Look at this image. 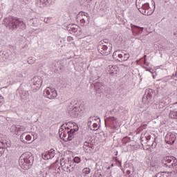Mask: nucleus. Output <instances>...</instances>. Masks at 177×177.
<instances>
[{
	"label": "nucleus",
	"instance_id": "31",
	"mask_svg": "<svg viewBox=\"0 0 177 177\" xmlns=\"http://www.w3.org/2000/svg\"><path fill=\"white\" fill-rule=\"evenodd\" d=\"M20 140L22 141L24 143L26 142L24 139H26V133H23L19 138Z\"/></svg>",
	"mask_w": 177,
	"mask_h": 177
},
{
	"label": "nucleus",
	"instance_id": "24",
	"mask_svg": "<svg viewBox=\"0 0 177 177\" xmlns=\"http://www.w3.org/2000/svg\"><path fill=\"white\" fill-rule=\"evenodd\" d=\"M30 22L32 24V26H33V27L38 26V23H39L38 19L32 18V19H30Z\"/></svg>",
	"mask_w": 177,
	"mask_h": 177
},
{
	"label": "nucleus",
	"instance_id": "30",
	"mask_svg": "<svg viewBox=\"0 0 177 177\" xmlns=\"http://www.w3.org/2000/svg\"><path fill=\"white\" fill-rule=\"evenodd\" d=\"M34 62H35V59L32 57H29L28 58V63H29V64H32V63H34Z\"/></svg>",
	"mask_w": 177,
	"mask_h": 177
},
{
	"label": "nucleus",
	"instance_id": "28",
	"mask_svg": "<svg viewBox=\"0 0 177 177\" xmlns=\"http://www.w3.org/2000/svg\"><path fill=\"white\" fill-rule=\"evenodd\" d=\"M169 116L171 117V118L177 119V111H171Z\"/></svg>",
	"mask_w": 177,
	"mask_h": 177
},
{
	"label": "nucleus",
	"instance_id": "47",
	"mask_svg": "<svg viewBox=\"0 0 177 177\" xmlns=\"http://www.w3.org/2000/svg\"><path fill=\"white\" fill-rule=\"evenodd\" d=\"M145 64H146V62H145Z\"/></svg>",
	"mask_w": 177,
	"mask_h": 177
},
{
	"label": "nucleus",
	"instance_id": "41",
	"mask_svg": "<svg viewBox=\"0 0 177 177\" xmlns=\"http://www.w3.org/2000/svg\"><path fill=\"white\" fill-rule=\"evenodd\" d=\"M40 177H44V174H41V176Z\"/></svg>",
	"mask_w": 177,
	"mask_h": 177
},
{
	"label": "nucleus",
	"instance_id": "17",
	"mask_svg": "<svg viewBox=\"0 0 177 177\" xmlns=\"http://www.w3.org/2000/svg\"><path fill=\"white\" fill-rule=\"evenodd\" d=\"M35 3L38 8H45L49 3V1L48 0H36Z\"/></svg>",
	"mask_w": 177,
	"mask_h": 177
},
{
	"label": "nucleus",
	"instance_id": "15",
	"mask_svg": "<svg viewBox=\"0 0 177 177\" xmlns=\"http://www.w3.org/2000/svg\"><path fill=\"white\" fill-rule=\"evenodd\" d=\"M75 129H71L70 131H67L68 137L67 138H64V142H68L70 140H73V138H74V133H75Z\"/></svg>",
	"mask_w": 177,
	"mask_h": 177
},
{
	"label": "nucleus",
	"instance_id": "11",
	"mask_svg": "<svg viewBox=\"0 0 177 177\" xmlns=\"http://www.w3.org/2000/svg\"><path fill=\"white\" fill-rule=\"evenodd\" d=\"M175 140H176V136L174 133H168L165 138V141L167 145H174Z\"/></svg>",
	"mask_w": 177,
	"mask_h": 177
},
{
	"label": "nucleus",
	"instance_id": "35",
	"mask_svg": "<svg viewBox=\"0 0 177 177\" xmlns=\"http://www.w3.org/2000/svg\"><path fill=\"white\" fill-rule=\"evenodd\" d=\"M3 104V96L0 95V107Z\"/></svg>",
	"mask_w": 177,
	"mask_h": 177
},
{
	"label": "nucleus",
	"instance_id": "5",
	"mask_svg": "<svg viewBox=\"0 0 177 177\" xmlns=\"http://www.w3.org/2000/svg\"><path fill=\"white\" fill-rule=\"evenodd\" d=\"M138 10L142 15L145 16H150L153 15V10L150 8L149 3H145L142 5L140 8H138Z\"/></svg>",
	"mask_w": 177,
	"mask_h": 177
},
{
	"label": "nucleus",
	"instance_id": "3",
	"mask_svg": "<svg viewBox=\"0 0 177 177\" xmlns=\"http://www.w3.org/2000/svg\"><path fill=\"white\" fill-rule=\"evenodd\" d=\"M164 167L174 169V174L177 175V160L174 156H166L163 158Z\"/></svg>",
	"mask_w": 177,
	"mask_h": 177
},
{
	"label": "nucleus",
	"instance_id": "46",
	"mask_svg": "<svg viewBox=\"0 0 177 177\" xmlns=\"http://www.w3.org/2000/svg\"><path fill=\"white\" fill-rule=\"evenodd\" d=\"M174 104H177V102H176V103H175Z\"/></svg>",
	"mask_w": 177,
	"mask_h": 177
},
{
	"label": "nucleus",
	"instance_id": "14",
	"mask_svg": "<svg viewBox=\"0 0 177 177\" xmlns=\"http://www.w3.org/2000/svg\"><path fill=\"white\" fill-rule=\"evenodd\" d=\"M131 28L133 34H140L143 32V28L131 24Z\"/></svg>",
	"mask_w": 177,
	"mask_h": 177
},
{
	"label": "nucleus",
	"instance_id": "43",
	"mask_svg": "<svg viewBox=\"0 0 177 177\" xmlns=\"http://www.w3.org/2000/svg\"><path fill=\"white\" fill-rule=\"evenodd\" d=\"M68 124H70V123L66 124V126L68 125Z\"/></svg>",
	"mask_w": 177,
	"mask_h": 177
},
{
	"label": "nucleus",
	"instance_id": "34",
	"mask_svg": "<svg viewBox=\"0 0 177 177\" xmlns=\"http://www.w3.org/2000/svg\"><path fill=\"white\" fill-rule=\"evenodd\" d=\"M25 140L29 142L30 140H31V136L25 134Z\"/></svg>",
	"mask_w": 177,
	"mask_h": 177
},
{
	"label": "nucleus",
	"instance_id": "13",
	"mask_svg": "<svg viewBox=\"0 0 177 177\" xmlns=\"http://www.w3.org/2000/svg\"><path fill=\"white\" fill-rule=\"evenodd\" d=\"M107 70L111 75H115L118 73V66L116 65H109Z\"/></svg>",
	"mask_w": 177,
	"mask_h": 177
},
{
	"label": "nucleus",
	"instance_id": "25",
	"mask_svg": "<svg viewBox=\"0 0 177 177\" xmlns=\"http://www.w3.org/2000/svg\"><path fill=\"white\" fill-rule=\"evenodd\" d=\"M89 129H91V131H97V123H96V122H94L93 123V125L91 127H89Z\"/></svg>",
	"mask_w": 177,
	"mask_h": 177
},
{
	"label": "nucleus",
	"instance_id": "1",
	"mask_svg": "<svg viewBox=\"0 0 177 177\" xmlns=\"http://www.w3.org/2000/svg\"><path fill=\"white\" fill-rule=\"evenodd\" d=\"M4 26L9 30H15L19 27L21 30H26V24L17 18L10 17L4 19Z\"/></svg>",
	"mask_w": 177,
	"mask_h": 177
},
{
	"label": "nucleus",
	"instance_id": "16",
	"mask_svg": "<svg viewBox=\"0 0 177 177\" xmlns=\"http://www.w3.org/2000/svg\"><path fill=\"white\" fill-rule=\"evenodd\" d=\"M60 165L63 169V171H66L67 172H68V168H70V167H71V165H68V163L67 162V161L64 160V158L60 160Z\"/></svg>",
	"mask_w": 177,
	"mask_h": 177
},
{
	"label": "nucleus",
	"instance_id": "21",
	"mask_svg": "<svg viewBox=\"0 0 177 177\" xmlns=\"http://www.w3.org/2000/svg\"><path fill=\"white\" fill-rule=\"evenodd\" d=\"M171 176H172V171L171 172L166 171V172H164L162 174H158L153 177H171Z\"/></svg>",
	"mask_w": 177,
	"mask_h": 177
},
{
	"label": "nucleus",
	"instance_id": "26",
	"mask_svg": "<svg viewBox=\"0 0 177 177\" xmlns=\"http://www.w3.org/2000/svg\"><path fill=\"white\" fill-rule=\"evenodd\" d=\"M47 153H48L50 158H53V157H55V149H51Z\"/></svg>",
	"mask_w": 177,
	"mask_h": 177
},
{
	"label": "nucleus",
	"instance_id": "29",
	"mask_svg": "<svg viewBox=\"0 0 177 177\" xmlns=\"http://www.w3.org/2000/svg\"><path fill=\"white\" fill-rule=\"evenodd\" d=\"M73 162H75V164H80L81 162V158L76 156L73 160Z\"/></svg>",
	"mask_w": 177,
	"mask_h": 177
},
{
	"label": "nucleus",
	"instance_id": "23",
	"mask_svg": "<svg viewBox=\"0 0 177 177\" xmlns=\"http://www.w3.org/2000/svg\"><path fill=\"white\" fill-rule=\"evenodd\" d=\"M69 31H71V32H77L78 31V26L76 24L69 25L68 26Z\"/></svg>",
	"mask_w": 177,
	"mask_h": 177
},
{
	"label": "nucleus",
	"instance_id": "27",
	"mask_svg": "<svg viewBox=\"0 0 177 177\" xmlns=\"http://www.w3.org/2000/svg\"><path fill=\"white\" fill-rule=\"evenodd\" d=\"M41 157L43 160H50V157L49 156V154L48 153V152H45L42 153Z\"/></svg>",
	"mask_w": 177,
	"mask_h": 177
},
{
	"label": "nucleus",
	"instance_id": "38",
	"mask_svg": "<svg viewBox=\"0 0 177 177\" xmlns=\"http://www.w3.org/2000/svg\"><path fill=\"white\" fill-rule=\"evenodd\" d=\"M145 70H146V71H149V73H151V74H153V72L151 71V69L149 68L147 66H144Z\"/></svg>",
	"mask_w": 177,
	"mask_h": 177
},
{
	"label": "nucleus",
	"instance_id": "9",
	"mask_svg": "<svg viewBox=\"0 0 177 177\" xmlns=\"http://www.w3.org/2000/svg\"><path fill=\"white\" fill-rule=\"evenodd\" d=\"M153 99V89L148 88L145 91V95L142 97V103L144 104H149L150 101Z\"/></svg>",
	"mask_w": 177,
	"mask_h": 177
},
{
	"label": "nucleus",
	"instance_id": "7",
	"mask_svg": "<svg viewBox=\"0 0 177 177\" xmlns=\"http://www.w3.org/2000/svg\"><path fill=\"white\" fill-rule=\"evenodd\" d=\"M113 57H118V62H127L129 59V53H121V51H115L113 54Z\"/></svg>",
	"mask_w": 177,
	"mask_h": 177
},
{
	"label": "nucleus",
	"instance_id": "32",
	"mask_svg": "<svg viewBox=\"0 0 177 177\" xmlns=\"http://www.w3.org/2000/svg\"><path fill=\"white\" fill-rule=\"evenodd\" d=\"M51 20H52V17H48V18H45L44 21V23H46V24H49Z\"/></svg>",
	"mask_w": 177,
	"mask_h": 177
},
{
	"label": "nucleus",
	"instance_id": "4",
	"mask_svg": "<svg viewBox=\"0 0 177 177\" xmlns=\"http://www.w3.org/2000/svg\"><path fill=\"white\" fill-rule=\"evenodd\" d=\"M44 95L47 99H56L57 97V91L55 88L47 87L44 91Z\"/></svg>",
	"mask_w": 177,
	"mask_h": 177
},
{
	"label": "nucleus",
	"instance_id": "8",
	"mask_svg": "<svg viewBox=\"0 0 177 177\" xmlns=\"http://www.w3.org/2000/svg\"><path fill=\"white\" fill-rule=\"evenodd\" d=\"M106 127H113L117 128L118 127V119L115 117H109L105 119Z\"/></svg>",
	"mask_w": 177,
	"mask_h": 177
},
{
	"label": "nucleus",
	"instance_id": "42",
	"mask_svg": "<svg viewBox=\"0 0 177 177\" xmlns=\"http://www.w3.org/2000/svg\"><path fill=\"white\" fill-rule=\"evenodd\" d=\"M64 128H65V129H67V128H68V127H64Z\"/></svg>",
	"mask_w": 177,
	"mask_h": 177
},
{
	"label": "nucleus",
	"instance_id": "19",
	"mask_svg": "<svg viewBox=\"0 0 177 177\" xmlns=\"http://www.w3.org/2000/svg\"><path fill=\"white\" fill-rule=\"evenodd\" d=\"M96 121H97V119H96V118H95L93 116H91L88 119V122H87V125H88V128H91L92 127V125H93V123L96 122Z\"/></svg>",
	"mask_w": 177,
	"mask_h": 177
},
{
	"label": "nucleus",
	"instance_id": "44",
	"mask_svg": "<svg viewBox=\"0 0 177 177\" xmlns=\"http://www.w3.org/2000/svg\"><path fill=\"white\" fill-rule=\"evenodd\" d=\"M71 37H68V39H70Z\"/></svg>",
	"mask_w": 177,
	"mask_h": 177
},
{
	"label": "nucleus",
	"instance_id": "39",
	"mask_svg": "<svg viewBox=\"0 0 177 177\" xmlns=\"http://www.w3.org/2000/svg\"><path fill=\"white\" fill-rule=\"evenodd\" d=\"M25 95H26V97H24V99H27L28 97V91H25Z\"/></svg>",
	"mask_w": 177,
	"mask_h": 177
},
{
	"label": "nucleus",
	"instance_id": "36",
	"mask_svg": "<svg viewBox=\"0 0 177 177\" xmlns=\"http://www.w3.org/2000/svg\"><path fill=\"white\" fill-rule=\"evenodd\" d=\"M80 19V23L82 26L85 24V18H79Z\"/></svg>",
	"mask_w": 177,
	"mask_h": 177
},
{
	"label": "nucleus",
	"instance_id": "33",
	"mask_svg": "<svg viewBox=\"0 0 177 177\" xmlns=\"http://www.w3.org/2000/svg\"><path fill=\"white\" fill-rule=\"evenodd\" d=\"M84 173L86 174V175L91 174V169L86 167L84 169Z\"/></svg>",
	"mask_w": 177,
	"mask_h": 177
},
{
	"label": "nucleus",
	"instance_id": "37",
	"mask_svg": "<svg viewBox=\"0 0 177 177\" xmlns=\"http://www.w3.org/2000/svg\"><path fill=\"white\" fill-rule=\"evenodd\" d=\"M165 106V103L164 102H160L159 104V106H158V109H162V107H164Z\"/></svg>",
	"mask_w": 177,
	"mask_h": 177
},
{
	"label": "nucleus",
	"instance_id": "20",
	"mask_svg": "<svg viewBox=\"0 0 177 177\" xmlns=\"http://www.w3.org/2000/svg\"><path fill=\"white\" fill-rule=\"evenodd\" d=\"M59 138H61V139H63L64 140V139H67V138L68 137V135L67 133L63 132V128L59 129Z\"/></svg>",
	"mask_w": 177,
	"mask_h": 177
},
{
	"label": "nucleus",
	"instance_id": "18",
	"mask_svg": "<svg viewBox=\"0 0 177 177\" xmlns=\"http://www.w3.org/2000/svg\"><path fill=\"white\" fill-rule=\"evenodd\" d=\"M77 19H85V20H89V14L85 12H80L77 16Z\"/></svg>",
	"mask_w": 177,
	"mask_h": 177
},
{
	"label": "nucleus",
	"instance_id": "40",
	"mask_svg": "<svg viewBox=\"0 0 177 177\" xmlns=\"http://www.w3.org/2000/svg\"><path fill=\"white\" fill-rule=\"evenodd\" d=\"M17 75H18V77H19V78H23V74H21V73H18Z\"/></svg>",
	"mask_w": 177,
	"mask_h": 177
},
{
	"label": "nucleus",
	"instance_id": "22",
	"mask_svg": "<svg viewBox=\"0 0 177 177\" xmlns=\"http://www.w3.org/2000/svg\"><path fill=\"white\" fill-rule=\"evenodd\" d=\"M84 149L86 150V151H89L91 149H92V144L89 143V142H85L84 143Z\"/></svg>",
	"mask_w": 177,
	"mask_h": 177
},
{
	"label": "nucleus",
	"instance_id": "10",
	"mask_svg": "<svg viewBox=\"0 0 177 177\" xmlns=\"http://www.w3.org/2000/svg\"><path fill=\"white\" fill-rule=\"evenodd\" d=\"M80 111L81 109H80V106H72L71 108H70L68 114L72 118H77V117L80 115Z\"/></svg>",
	"mask_w": 177,
	"mask_h": 177
},
{
	"label": "nucleus",
	"instance_id": "2",
	"mask_svg": "<svg viewBox=\"0 0 177 177\" xmlns=\"http://www.w3.org/2000/svg\"><path fill=\"white\" fill-rule=\"evenodd\" d=\"M19 165H21V168H24V169H30V168L32 167V164H34L32 153L30 152L23 153L19 158Z\"/></svg>",
	"mask_w": 177,
	"mask_h": 177
},
{
	"label": "nucleus",
	"instance_id": "12",
	"mask_svg": "<svg viewBox=\"0 0 177 177\" xmlns=\"http://www.w3.org/2000/svg\"><path fill=\"white\" fill-rule=\"evenodd\" d=\"M98 52L102 55V56H107L108 55H110V49H109L107 46L104 44L98 45Z\"/></svg>",
	"mask_w": 177,
	"mask_h": 177
},
{
	"label": "nucleus",
	"instance_id": "6",
	"mask_svg": "<svg viewBox=\"0 0 177 177\" xmlns=\"http://www.w3.org/2000/svg\"><path fill=\"white\" fill-rule=\"evenodd\" d=\"M42 86V78L39 76H35L31 80V86L33 91H38Z\"/></svg>",
	"mask_w": 177,
	"mask_h": 177
},
{
	"label": "nucleus",
	"instance_id": "45",
	"mask_svg": "<svg viewBox=\"0 0 177 177\" xmlns=\"http://www.w3.org/2000/svg\"><path fill=\"white\" fill-rule=\"evenodd\" d=\"M153 78H154V75H153Z\"/></svg>",
	"mask_w": 177,
	"mask_h": 177
}]
</instances>
